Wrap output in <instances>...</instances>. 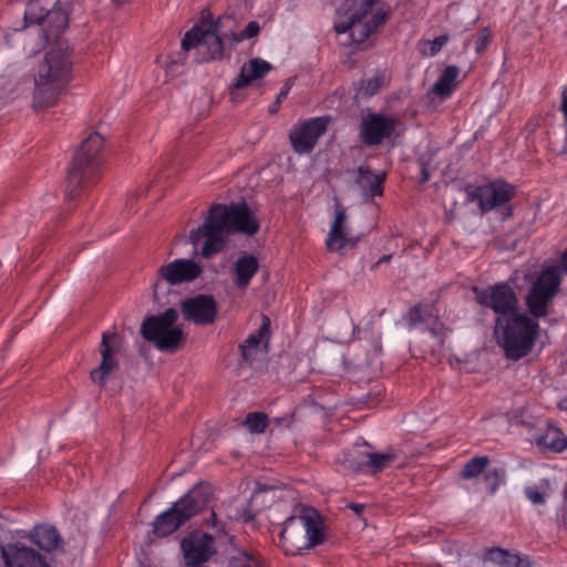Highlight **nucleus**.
Returning <instances> with one entry per match:
<instances>
[{
  "label": "nucleus",
  "mask_w": 567,
  "mask_h": 567,
  "mask_svg": "<svg viewBox=\"0 0 567 567\" xmlns=\"http://www.w3.org/2000/svg\"><path fill=\"white\" fill-rule=\"evenodd\" d=\"M258 230L259 221L245 202L214 204L204 223L189 231L188 241L195 248L202 246L198 254L204 259H210L225 250L231 234L254 236Z\"/></svg>",
  "instance_id": "1"
},
{
  "label": "nucleus",
  "mask_w": 567,
  "mask_h": 567,
  "mask_svg": "<svg viewBox=\"0 0 567 567\" xmlns=\"http://www.w3.org/2000/svg\"><path fill=\"white\" fill-rule=\"evenodd\" d=\"M73 52L69 47L59 44L50 50L39 65L34 80L33 107L53 106L71 80Z\"/></svg>",
  "instance_id": "2"
},
{
  "label": "nucleus",
  "mask_w": 567,
  "mask_h": 567,
  "mask_svg": "<svg viewBox=\"0 0 567 567\" xmlns=\"http://www.w3.org/2000/svg\"><path fill=\"white\" fill-rule=\"evenodd\" d=\"M326 540L323 517L312 506L297 504L280 532L281 547L288 555L310 549Z\"/></svg>",
  "instance_id": "3"
},
{
  "label": "nucleus",
  "mask_w": 567,
  "mask_h": 567,
  "mask_svg": "<svg viewBox=\"0 0 567 567\" xmlns=\"http://www.w3.org/2000/svg\"><path fill=\"white\" fill-rule=\"evenodd\" d=\"M223 18H218L216 21H202L200 24L185 33L182 40L183 50L196 49L203 61L221 60L226 56L224 38L238 43L244 39L256 37L260 31L259 23L250 21L241 33L230 32L223 35Z\"/></svg>",
  "instance_id": "4"
},
{
  "label": "nucleus",
  "mask_w": 567,
  "mask_h": 567,
  "mask_svg": "<svg viewBox=\"0 0 567 567\" xmlns=\"http://www.w3.org/2000/svg\"><path fill=\"white\" fill-rule=\"evenodd\" d=\"M539 324L535 318L523 312L498 316L494 336L507 359L518 361L530 353L538 337Z\"/></svg>",
  "instance_id": "5"
},
{
  "label": "nucleus",
  "mask_w": 567,
  "mask_h": 567,
  "mask_svg": "<svg viewBox=\"0 0 567 567\" xmlns=\"http://www.w3.org/2000/svg\"><path fill=\"white\" fill-rule=\"evenodd\" d=\"M104 137L97 133H91L75 152L66 174V196L76 198L80 193L94 179L102 165V151Z\"/></svg>",
  "instance_id": "6"
},
{
  "label": "nucleus",
  "mask_w": 567,
  "mask_h": 567,
  "mask_svg": "<svg viewBox=\"0 0 567 567\" xmlns=\"http://www.w3.org/2000/svg\"><path fill=\"white\" fill-rule=\"evenodd\" d=\"M213 487L199 483L185 496L175 502L169 509L158 515L153 524V532L158 537H166L183 524L200 513L213 499Z\"/></svg>",
  "instance_id": "7"
},
{
  "label": "nucleus",
  "mask_w": 567,
  "mask_h": 567,
  "mask_svg": "<svg viewBox=\"0 0 567 567\" xmlns=\"http://www.w3.org/2000/svg\"><path fill=\"white\" fill-rule=\"evenodd\" d=\"M59 0H30L24 11V27L38 24L41 32V43L37 52L44 44L58 40L69 24V14L61 7Z\"/></svg>",
  "instance_id": "8"
},
{
  "label": "nucleus",
  "mask_w": 567,
  "mask_h": 567,
  "mask_svg": "<svg viewBox=\"0 0 567 567\" xmlns=\"http://www.w3.org/2000/svg\"><path fill=\"white\" fill-rule=\"evenodd\" d=\"M177 320L178 312L173 308L158 316H148L142 322L141 336L159 351L175 352L184 346L186 339L182 327L176 326Z\"/></svg>",
  "instance_id": "9"
},
{
  "label": "nucleus",
  "mask_w": 567,
  "mask_h": 567,
  "mask_svg": "<svg viewBox=\"0 0 567 567\" xmlns=\"http://www.w3.org/2000/svg\"><path fill=\"white\" fill-rule=\"evenodd\" d=\"M560 282L556 267H544L536 276L525 297V305L533 318H543L548 315V307L553 303Z\"/></svg>",
  "instance_id": "10"
},
{
  "label": "nucleus",
  "mask_w": 567,
  "mask_h": 567,
  "mask_svg": "<svg viewBox=\"0 0 567 567\" xmlns=\"http://www.w3.org/2000/svg\"><path fill=\"white\" fill-rule=\"evenodd\" d=\"M378 0H348L347 12L354 20L353 33L359 40H367L386 20V12L377 7Z\"/></svg>",
  "instance_id": "11"
},
{
  "label": "nucleus",
  "mask_w": 567,
  "mask_h": 567,
  "mask_svg": "<svg viewBox=\"0 0 567 567\" xmlns=\"http://www.w3.org/2000/svg\"><path fill=\"white\" fill-rule=\"evenodd\" d=\"M124 350L123 338L115 332H104L99 346L101 363L90 372V379L100 388H105L110 375L120 369V355Z\"/></svg>",
  "instance_id": "12"
},
{
  "label": "nucleus",
  "mask_w": 567,
  "mask_h": 567,
  "mask_svg": "<svg viewBox=\"0 0 567 567\" xmlns=\"http://www.w3.org/2000/svg\"><path fill=\"white\" fill-rule=\"evenodd\" d=\"M202 274V266L193 259L179 258L161 266L153 284L154 299L159 300V291L164 282L169 287L179 286L196 280Z\"/></svg>",
  "instance_id": "13"
},
{
  "label": "nucleus",
  "mask_w": 567,
  "mask_h": 567,
  "mask_svg": "<svg viewBox=\"0 0 567 567\" xmlns=\"http://www.w3.org/2000/svg\"><path fill=\"white\" fill-rule=\"evenodd\" d=\"M473 292L478 305L492 309L498 316L518 312V298L508 284H495L486 288L473 287Z\"/></svg>",
  "instance_id": "14"
},
{
  "label": "nucleus",
  "mask_w": 567,
  "mask_h": 567,
  "mask_svg": "<svg viewBox=\"0 0 567 567\" xmlns=\"http://www.w3.org/2000/svg\"><path fill=\"white\" fill-rule=\"evenodd\" d=\"M515 195V187L504 181H495L477 187L467 186V202H477L482 213H487L508 203Z\"/></svg>",
  "instance_id": "15"
},
{
  "label": "nucleus",
  "mask_w": 567,
  "mask_h": 567,
  "mask_svg": "<svg viewBox=\"0 0 567 567\" xmlns=\"http://www.w3.org/2000/svg\"><path fill=\"white\" fill-rule=\"evenodd\" d=\"M330 120L329 116H320L296 124L289 134L293 151L298 154L311 153L318 140L327 132Z\"/></svg>",
  "instance_id": "16"
},
{
  "label": "nucleus",
  "mask_w": 567,
  "mask_h": 567,
  "mask_svg": "<svg viewBox=\"0 0 567 567\" xmlns=\"http://www.w3.org/2000/svg\"><path fill=\"white\" fill-rule=\"evenodd\" d=\"M184 320L196 326L213 324L218 315V305L212 295H196L181 302Z\"/></svg>",
  "instance_id": "17"
},
{
  "label": "nucleus",
  "mask_w": 567,
  "mask_h": 567,
  "mask_svg": "<svg viewBox=\"0 0 567 567\" xmlns=\"http://www.w3.org/2000/svg\"><path fill=\"white\" fill-rule=\"evenodd\" d=\"M399 121L394 116L380 113L363 117L360 125V138L367 146H378L394 133Z\"/></svg>",
  "instance_id": "18"
},
{
  "label": "nucleus",
  "mask_w": 567,
  "mask_h": 567,
  "mask_svg": "<svg viewBox=\"0 0 567 567\" xmlns=\"http://www.w3.org/2000/svg\"><path fill=\"white\" fill-rule=\"evenodd\" d=\"M181 548L188 566L202 565L216 553L214 537L202 532H194L183 538Z\"/></svg>",
  "instance_id": "19"
},
{
  "label": "nucleus",
  "mask_w": 567,
  "mask_h": 567,
  "mask_svg": "<svg viewBox=\"0 0 567 567\" xmlns=\"http://www.w3.org/2000/svg\"><path fill=\"white\" fill-rule=\"evenodd\" d=\"M1 556L7 567H50L41 554L21 544L1 546Z\"/></svg>",
  "instance_id": "20"
},
{
  "label": "nucleus",
  "mask_w": 567,
  "mask_h": 567,
  "mask_svg": "<svg viewBox=\"0 0 567 567\" xmlns=\"http://www.w3.org/2000/svg\"><path fill=\"white\" fill-rule=\"evenodd\" d=\"M270 320L267 316H262V323L260 328L252 332L243 344H240V352L243 360L249 365H252L257 355L267 352L268 337H269Z\"/></svg>",
  "instance_id": "21"
},
{
  "label": "nucleus",
  "mask_w": 567,
  "mask_h": 567,
  "mask_svg": "<svg viewBox=\"0 0 567 567\" xmlns=\"http://www.w3.org/2000/svg\"><path fill=\"white\" fill-rule=\"evenodd\" d=\"M336 202L334 219L326 239V247L329 251L341 250L349 244L351 247L355 245L354 241L347 237L344 231V224L347 220L346 208L337 199Z\"/></svg>",
  "instance_id": "22"
},
{
  "label": "nucleus",
  "mask_w": 567,
  "mask_h": 567,
  "mask_svg": "<svg viewBox=\"0 0 567 567\" xmlns=\"http://www.w3.org/2000/svg\"><path fill=\"white\" fill-rule=\"evenodd\" d=\"M272 69L271 64L262 59L254 58L244 63L240 73L230 89L235 101V91L248 86L252 81L264 78Z\"/></svg>",
  "instance_id": "23"
},
{
  "label": "nucleus",
  "mask_w": 567,
  "mask_h": 567,
  "mask_svg": "<svg viewBox=\"0 0 567 567\" xmlns=\"http://www.w3.org/2000/svg\"><path fill=\"white\" fill-rule=\"evenodd\" d=\"M386 173L374 174L367 165H361L355 171L354 183L362 190L363 197L373 198L383 194V184Z\"/></svg>",
  "instance_id": "24"
},
{
  "label": "nucleus",
  "mask_w": 567,
  "mask_h": 567,
  "mask_svg": "<svg viewBox=\"0 0 567 567\" xmlns=\"http://www.w3.org/2000/svg\"><path fill=\"white\" fill-rule=\"evenodd\" d=\"M483 560L491 561L499 567H532L528 556L512 553L501 547L487 548L483 555Z\"/></svg>",
  "instance_id": "25"
},
{
  "label": "nucleus",
  "mask_w": 567,
  "mask_h": 567,
  "mask_svg": "<svg viewBox=\"0 0 567 567\" xmlns=\"http://www.w3.org/2000/svg\"><path fill=\"white\" fill-rule=\"evenodd\" d=\"M535 443L542 452L560 453L567 447V437L558 426L548 423L545 430L535 436Z\"/></svg>",
  "instance_id": "26"
},
{
  "label": "nucleus",
  "mask_w": 567,
  "mask_h": 567,
  "mask_svg": "<svg viewBox=\"0 0 567 567\" xmlns=\"http://www.w3.org/2000/svg\"><path fill=\"white\" fill-rule=\"evenodd\" d=\"M359 456L362 458L361 462H355L354 460L350 458L351 471L353 472L369 471L370 473H379L388 467L396 458V455L392 452H368L365 454H359Z\"/></svg>",
  "instance_id": "27"
},
{
  "label": "nucleus",
  "mask_w": 567,
  "mask_h": 567,
  "mask_svg": "<svg viewBox=\"0 0 567 567\" xmlns=\"http://www.w3.org/2000/svg\"><path fill=\"white\" fill-rule=\"evenodd\" d=\"M259 269V261L252 255H244L239 257L234 265V284L240 289L245 290L251 278Z\"/></svg>",
  "instance_id": "28"
},
{
  "label": "nucleus",
  "mask_w": 567,
  "mask_h": 567,
  "mask_svg": "<svg viewBox=\"0 0 567 567\" xmlns=\"http://www.w3.org/2000/svg\"><path fill=\"white\" fill-rule=\"evenodd\" d=\"M32 542L41 549L52 551L56 549L62 538L54 526L37 525L31 532Z\"/></svg>",
  "instance_id": "29"
},
{
  "label": "nucleus",
  "mask_w": 567,
  "mask_h": 567,
  "mask_svg": "<svg viewBox=\"0 0 567 567\" xmlns=\"http://www.w3.org/2000/svg\"><path fill=\"white\" fill-rule=\"evenodd\" d=\"M460 69L456 65H449L444 69L433 86V93L441 97L450 96L456 87Z\"/></svg>",
  "instance_id": "30"
},
{
  "label": "nucleus",
  "mask_w": 567,
  "mask_h": 567,
  "mask_svg": "<svg viewBox=\"0 0 567 567\" xmlns=\"http://www.w3.org/2000/svg\"><path fill=\"white\" fill-rule=\"evenodd\" d=\"M489 463L488 456H475L464 464L461 476L465 480L477 477Z\"/></svg>",
  "instance_id": "31"
},
{
  "label": "nucleus",
  "mask_w": 567,
  "mask_h": 567,
  "mask_svg": "<svg viewBox=\"0 0 567 567\" xmlns=\"http://www.w3.org/2000/svg\"><path fill=\"white\" fill-rule=\"evenodd\" d=\"M269 424L268 415L264 412L248 413L243 422L250 433L261 434L266 431Z\"/></svg>",
  "instance_id": "32"
},
{
  "label": "nucleus",
  "mask_w": 567,
  "mask_h": 567,
  "mask_svg": "<svg viewBox=\"0 0 567 567\" xmlns=\"http://www.w3.org/2000/svg\"><path fill=\"white\" fill-rule=\"evenodd\" d=\"M227 567H262L259 557L245 553L237 551L228 559Z\"/></svg>",
  "instance_id": "33"
},
{
  "label": "nucleus",
  "mask_w": 567,
  "mask_h": 567,
  "mask_svg": "<svg viewBox=\"0 0 567 567\" xmlns=\"http://www.w3.org/2000/svg\"><path fill=\"white\" fill-rule=\"evenodd\" d=\"M549 489L548 482H545L542 486H528L525 488L526 497L536 505L545 503L547 491Z\"/></svg>",
  "instance_id": "34"
},
{
  "label": "nucleus",
  "mask_w": 567,
  "mask_h": 567,
  "mask_svg": "<svg viewBox=\"0 0 567 567\" xmlns=\"http://www.w3.org/2000/svg\"><path fill=\"white\" fill-rule=\"evenodd\" d=\"M382 83L383 76L375 75L372 79L364 80L361 82V91L363 92L364 95L372 96L380 91Z\"/></svg>",
  "instance_id": "35"
},
{
  "label": "nucleus",
  "mask_w": 567,
  "mask_h": 567,
  "mask_svg": "<svg viewBox=\"0 0 567 567\" xmlns=\"http://www.w3.org/2000/svg\"><path fill=\"white\" fill-rule=\"evenodd\" d=\"M491 494H494L501 484V473L497 468L488 470L484 474Z\"/></svg>",
  "instance_id": "36"
},
{
  "label": "nucleus",
  "mask_w": 567,
  "mask_h": 567,
  "mask_svg": "<svg viewBox=\"0 0 567 567\" xmlns=\"http://www.w3.org/2000/svg\"><path fill=\"white\" fill-rule=\"evenodd\" d=\"M353 25H354V20L351 19L350 16H348V20L344 21V22L337 23L334 25V30L339 34L349 32L353 42H355V43H363L365 40H359V39H357L354 37Z\"/></svg>",
  "instance_id": "37"
},
{
  "label": "nucleus",
  "mask_w": 567,
  "mask_h": 567,
  "mask_svg": "<svg viewBox=\"0 0 567 567\" xmlns=\"http://www.w3.org/2000/svg\"><path fill=\"white\" fill-rule=\"evenodd\" d=\"M406 320L411 328L424 321L423 309L421 303L415 305L409 310L406 315Z\"/></svg>",
  "instance_id": "38"
},
{
  "label": "nucleus",
  "mask_w": 567,
  "mask_h": 567,
  "mask_svg": "<svg viewBox=\"0 0 567 567\" xmlns=\"http://www.w3.org/2000/svg\"><path fill=\"white\" fill-rule=\"evenodd\" d=\"M489 39H491V31L488 28H482L480 29V31L477 32V35H476V40H475V51L477 53H481L483 52L488 43H489Z\"/></svg>",
  "instance_id": "39"
},
{
  "label": "nucleus",
  "mask_w": 567,
  "mask_h": 567,
  "mask_svg": "<svg viewBox=\"0 0 567 567\" xmlns=\"http://www.w3.org/2000/svg\"><path fill=\"white\" fill-rule=\"evenodd\" d=\"M449 39L450 37L447 34H442L432 41H426V44L430 45L429 54L432 56L436 55L441 51L443 45L449 41Z\"/></svg>",
  "instance_id": "40"
},
{
  "label": "nucleus",
  "mask_w": 567,
  "mask_h": 567,
  "mask_svg": "<svg viewBox=\"0 0 567 567\" xmlns=\"http://www.w3.org/2000/svg\"><path fill=\"white\" fill-rule=\"evenodd\" d=\"M368 451H360V450H353L352 452L348 453V455L343 460V465L351 470V461L350 458L354 460L355 462H361V457L359 454H365Z\"/></svg>",
  "instance_id": "41"
},
{
  "label": "nucleus",
  "mask_w": 567,
  "mask_h": 567,
  "mask_svg": "<svg viewBox=\"0 0 567 567\" xmlns=\"http://www.w3.org/2000/svg\"><path fill=\"white\" fill-rule=\"evenodd\" d=\"M291 86H292V79H287L284 84V87L280 90L279 94L277 95L276 104H280L287 97Z\"/></svg>",
  "instance_id": "42"
},
{
  "label": "nucleus",
  "mask_w": 567,
  "mask_h": 567,
  "mask_svg": "<svg viewBox=\"0 0 567 567\" xmlns=\"http://www.w3.org/2000/svg\"><path fill=\"white\" fill-rule=\"evenodd\" d=\"M420 165H421V178H420V183L421 184H425L426 182L430 181L431 178V169L427 165V163L424 161V159H421L420 161Z\"/></svg>",
  "instance_id": "43"
},
{
  "label": "nucleus",
  "mask_w": 567,
  "mask_h": 567,
  "mask_svg": "<svg viewBox=\"0 0 567 567\" xmlns=\"http://www.w3.org/2000/svg\"><path fill=\"white\" fill-rule=\"evenodd\" d=\"M549 267H556L558 269L559 278L561 279V274H567V249L561 255L559 262L557 265H550Z\"/></svg>",
  "instance_id": "44"
},
{
  "label": "nucleus",
  "mask_w": 567,
  "mask_h": 567,
  "mask_svg": "<svg viewBox=\"0 0 567 567\" xmlns=\"http://www.w3.org/2000/svg\"><path fill=\"white\" fill-rule=\"evenodd\" d=\"M206 524L217 528V533L224 532V526L217 520L215 512H212L210 518L207 519Z\"/></svg>",
  "instance_id": "45"
},
{
  "label": "nucleus",
  "mask_w": 567,
  "mask_h": 567,
  "mask_svg": "<svg viewBox=\"0 0 567 567\" xmlns=\"http://www.w3.org/2000/svg\"><path fill=\"white\" fill-rule=\"evenodd\" d=\"M560 111L563 112L565 123L567 124V85L564 87V90L561 92Z\"/></svg>",
  "instance_id": "46"
},
{
  "label": "nucleus",
  "mask_w": 567,
  "mask_h": 567,
  "mask_svg": "<svg viewBox=\"0 0 567 567\" xmlns=\"http://www.w3.org/2000/svg\"><path fill=\"white\" fill-rule=\"evenodd\" d=\"M348 508L353 511L357 515H360L363 512V509H364V505L363 504H358V503H350L348 505Z\"/></svg>",
  "instance_id": "47"
},
{
  "label": "nucleus",
  "mask_w": 567,
  "mask_h": 567,
  "mask_svg": "<svg viewBox=\"0 0 567 567\" xmlns=\"http://www.w3.org/2000/svg\"><path fill=\"white\" fill-rule=\"evenodd\" d=\"M269 488H270V487H268V486H266V485H259V484H258V485H257L256 491H257V492H259V493H261V492H266V491H268Z\"/></svg>",
  "instance_id": "48"
},
{
  "label": "nucleus",
  "mask_w": 567,
  "mask_h": 567,
  "mask_svg": "<svg viewBox=\"0 0 567 567\" xmlns=\"http://www.w3.org/2000/svg\"><path fill=\"white\" fill-rule=\"evenodd\" d=\"M130 1L131 0H112V2L114 4H116V6H118V7L125 4V3L130 2Z\"/></svg>",
  "instance_id": "49"
},
{
  "label": "nucleus",
  "mask_w": 567,
  "mask_h": 567,
  "mask_svg": "<svg viewBox=\"0 0 567 567\" xmlns=\"http://www.w3.org/2000/svg\"><path fill=\"white\" fill-rule=\"evenodd\" d=\"M280 104H276V102L270 106V113H276Z\"/></svg>",
  "instance_id": "50"
},
{
  "label": "nucleus",
  "mask_w": 567,
  "mask_h": 567,
  "mask_svg": "<svg viewBox=\"0 0 567 567\" xmlns=\"http://www.w3.org/2000/svg\"><path fill=\"white\" fill-rule=\"evenodd\" d=\"M390 258H391V255L383 256L380 258L379 262L388 261V260H390Z\"/></svg>",
  "instance_id": "51"
},
{
  "label": "nucleus",
  "mask_w": 567,
  "mask_h": 567,
  "mask_svg": "<svg viewBox=\"0 0 567 567\" xmlns=\"http://www.w3.org/2000/svg\"><path fill=\"white\" fill-rule=\"evenodd\" d=\"M563 524L567 526V512L563 515Z\"/></svg>",
  "instance_id": "52"
},
{
  "label": "nucleus",
  "mask_w": 567,
  "mask_h": 567,
  "mask_svg": "<svg viewBox=\"0 0 567 567\" xmlns=\"http://www.w3.org/2000/svg\"><path fill=\"white\" fill-rule=\"evenodd\" d=\"M565 497L567 499V486H566V489H565Z\"/></svg>",
  "instance_id": "53"
}]
</instances>
